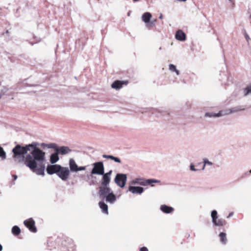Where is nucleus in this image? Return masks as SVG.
Here are the masks:
<instances>
[{"mask_svg": "<svg viewBox=\"0 0 251 251\" xmlns=\"http://www.w3.org/2000/svg\"><path fill=\"white\" fill-rule=\"evenodd\" d=\"M38 144L32 142L30 144V153L26 155L25 164L30 169H35L38 164H42L45 162V152L37 147Z\"/></svg>", "mask_w": 251, "mask_h": 251, "instance_id": "1", "label": "nucleus"}, {"mask_svg": "<svg viewBox=\"0 0 251 251\" xmlns=\"http://www.w3.org/2000/svg\"><path fill=\"white\" fill-rule=\"evenodd\" d=\"M30 144L23 147L20 145H16L13 149V157L15 161L22 162L25 160V155L28 151H30Z\"/></svg>", "mask_w": 251, "mask_h": 251, "instance_id": "2", "label": "nucleus"}, {"mask_svg": "<svg viewBox=\"0 0 251 251\" xmlns=\"http://www.w3.org/2000/svg\"><path fill=\"white\" fill-rule=\"evenodd\" d=\"M93 168L91 174L93 175H101L104 172V167L102 162L99 161L93 164Z\"/></svg>", "mask_w": 251, "mask_h": 251, "instance_id": "3", "label": "nucleus"}, {"mask_svg": "<svg viewBox=\"0 0 251 251\" xmlns=\"http://www.w3.org/2000/svg\"><path fill=\"white\" fill-rule=\"evenodd\" d=\"M127 181V176L125 174H117L114 178L115 183L120 187L124 188Z\"/></svg>", "mask_w": 251, "mask_h": 251, "instance_id": "4", "label": "nucleus"}, {"mask_svg": "<svg viewBox=\"0 0 251 251\" xmlns=\"http://www.w3.org/2000/svg\"><path fill=\"white\" fill-rule=\"evenodd\" d=\"M218 213L216 210H213L211 213L212 222L215 226H223L226 224V222L222 219H218Z\"/></svg>", "mask_w": 251, "mask_h": 251, "instance_id": "5", "label": "nucleus"}, {"mask_svg": "<svg viewBox=\"0 0 251 251\" xmlns=\"http://www.w3.org/2000/svg\"><path fill=\"white\" fill-rule=\"evenodd\" d=\"M57 176L63 181L68 179L70 175V170L68 167H63L61 166Z\"/></svg>", "mask_w": 251, "mask_h": 251, "instance_id": "6", "label": "nucleus"}, {"mask_svg": "<svg viewBox=\"0 0 251 251\" xmlns=\"http://www.w3.org/2000/svg\"><path fill=\"white\" fill-rule=\"evenodd\" d=\"M112 190L109 187V186H103L100 185L99 187V192L98 194L99 196L102 200L104 199V197L108 194H109L110 192H111Z\"/></svg>", "mask_w": 251, "mask_h": 251, "instance_id": "7", "label": "nucleus"}, {"mask_svg": "<svg viewBox=\"0 0 251 251\" xmlns=\"http://www.w3.org/2000/svg\"><path fill=\"white\" fill-rule=\"evenodd\" d=\"M112 173V170H110L108 172L104 173L101 176H102L101 185L103 186H109V184L111 180V176Z\"/></svg>", "mask_w": 251, "mask_h": 251, "instance_id": "8", "label": "nucleus"}, {"mask_svg": "<svg viewBox=\"0 0 251 251\" xmlns=\"http://www.w3.org/2000/svg\"><path fill=\"white\" fill-rule=\"evenodd\" d=\"M61 168V165L58 164L48 165L46 168V171L49 175H53L56 174L57 175L59 169Z\"/></svg>", "mask_w": 251, "mask_h": 251, "instance_id": "9", "label": "nucleus"}, {"mask_svg": "<svg viewBox=\"0 0 251 251\" xmlns=\"http://www.w3.org/2000/svg\"><path fill=\"white\" fill-rule=\"evenodd\" d=\"M24 223L25 226H26L30 231L33 232H36L37 231V229L35 226V222L32 218L25 220Z\"/></svg>", "mask_w": 251, "mask_h": 251, "instance_id": "10", "label": "nucleus"}, {"mask_svg": "<svg viewBox=\"0 0 251 251\" xmlns=\"http://www.w3.org/2000/svg\"><path fill=\"white\" fill-rule=\"evenodd\" d=\"M245 107L243 106H237L230 109L223 110L225 115H228L232 113H235L239 111L244 110Z\"/></svg>", "mask_w": 251, "mask_h": 251, "instance_id": "11", "label": "nucleus"}, {"mask_svg": "<svg viewBox=\"0 0 251 251\" xmlns=\"http://www.w3.org/2000/svg\"><path fill=\"white\" fill-rule=\"evenodd\" d=\"M72 150L67 146H57L56 151L58 154L65 155L71 152Z\"/></svg>", "mask_w": 251, "mask_h": 251, "instance_id": "12", "label": "nucleus"}, {"mask_svg": "<svg viewBox=\"0 0 251 251\" xmlns=\"http://www.w3.org/2000/svg\"><path fill=\"white\" fill-rule=\"evenodd\" d=\"M160 182V180L155 179H145L142 178V180L141 181L140 185L146 186L148 185H151V186H153V183H159Z\"/></svg>", "mask_w": 251, "mask_h": 251, "instance_id": "13", "label": "nucleus"}, {"mask_svg": "<svg viewBox=\"0 0 251 251\" xmlns=\"http://www.w3.org/2000/svg\"><path fill=\"white\" fill-rule=\"evenodd\" d=\"M127 81L116 80L111 84V87L117 90L120 89L123 85H127Z\"/></svg>", "mask_w": 251, "mask_h": 251, "instance_id": "14", "label": "nucleus"}, {"mask_svg": "<svg viewBox=\"0 0 251 251\" xmlns=\"http://www.w3.org/2000/svg\"><path fill=\"white\" fill-rule=\"evenodd\" d=\"M144 190V188L140 186H130L128 188V191L132 194H141Z\"/></svg>", "mask_w": 251, "mask_h": 251, "instance_id": "15", "label": "nucleus"}, {"mask_svg": "<svg viewBox=\"0 0 251 251\" xmlns=\"http://www.w3.org/2000/svg\"><path fill=\"white\" fill-rule=\"evenodd\" d=\"M38 166L39 167L38 168L36 167L35 169L31 170L38 175L44 176L45 175V163H43L42 164H38Z\"/></svg>", "mask_w": 251, "mask_h": 251, "instance_id": "16", "label": "nucleus"}, {"mask_svg": "<svg viewBox=\"0 0 251 251\" xmlns=\"http://www.w3.org/2000/svg\"><path fill=\"white\" fill-rule=\"evenodd\" d=\"M104 200H105L107 202L113 204L116 201V197L113 191H112L104 197Z\"/></svg>", "mask_w": 251, "mask_h": 251, "instance_id": "17", "label": "nucleus"}, {"mask_svg": "<svg viewBox=\"0 0 251 251\" xmlns=\"http://www.w3.org/2000/svg\"><path fill=\"white\" fill-rule=\"evenodd\" d=\"M70 171L72 172H77L78 166L75 163V160L71 158L69 162Z\"/></svg>", "mask_w": 251, "mask_h": 251, "instance_id": "18", "label": "nucleus"}, {"mask_svg": "<svg viewBox=\"0 0 251 251\" xmlns=\"http://www.w3.org/2000/svg\"><path fill=\"white\" fill-rule=\"evenodd\" d=\"M225 116V113L224 112V110H221L218 113H213V112H207L205 114L204 116L205 117H220Z\"/></svg>", "mask_w": 251, "mask_h": 251, "instance_id": "19", "label": "nucleus"}, {"mask_svg": "<svg viewBox=\"0 0 251 251\" xmlns=\"http://www.w3.org/2000/svg\"><path fill=\"white\" fill-rule=\"evenodd\" d=\"M176 38L179 41H184L186 39V34L181 30H178L176 31L175 35Z\"/></svg>", "mask_w": 251, "mask_h": 251, "instance_id": "20", "label": "nucleus"}, {"mask_svg": "<svg viewBox=\"0 0 251 251\" xmlns=\"http://www.w3.org/2000/svg\"><path fill=\"white\" fill-rule=\"evenodd\" d=\"M160 210L164 213L170 214L174 211L173 207L163 204L160 206Z\"/></svg>", "mask_w": 251, "mask_h": 251, "instance_id": "21", "label": "nucleus"}, {"mask_svg": "<svg viewBox=\"0 0 251 251\" xmlns=\"http://www.w3.org/2000/svg\"><path fill=\"white\" fill-rule=\"evenodd\" d=\"M151 14L150 12H145L142 15V20L146 24L149 23L151 20Z\"/></svg>", "mask_w": 251, "mask_h": 251, "instance_id": "22", "label": "nucleus"}, {"mask_svg": "<svg viewBox=\"0 0 251 251\" xmlns=\"http://www.w3.org/2000/svg\"><path fill=\"white\" fill-rule=\"evenodd\" d=\"M58 155L59 154L56 151L50 155V162L52 164H54L59 160V158Z\"/></svg>", "mask_w": 251, "mask_h": 251, "instance_id": "23", "label": "nucleus"}, {"mask_svg": "<svg viewBox=\"0 0 251 251\" xmlns=\"http://www.w3.org/2000/svg\"><path fill=\"white\" fill-rule=\"evenodd\" d=\"M99 205L100 209L102 210L103 213L108 214V211L107 205L102 201H100Z\"/></svg>", "mask_w": 251, "mask_h": 251, "instance_id": "24", "label": "nucleus"}, {"mask_svg": "<svg viewBox=\"0 0 251 251\" xmlns=\"http://www.w3.org/2000/svg\"><path fill=\"white\" fill-rule=\"evenodd\" d=\"M243 95L245 97L251 95V84L244 89Z\"/></svg>", "mask_w": 251, "mask_h": 251, "instance_id": "25", "label": "nucleus"}, {"mask_svg": "<svg viewBox=\"0 0 251 251\" xmlns=\"http://www.w3.org/2000/svg\"><path fill=\"white\" fill-rule=\"evenodd\" d=\"M219 237L221 242L223 244H226L227 242L226 234L224 232H221L219 234Z\"/></svg>", "mask_w": 251, "mask_h": 251, "instance_id": "26", "label": "nucleus"}, {"mask_svg": "<svg viewBox=\"0 0 251 251\" xmlns=\"http://www.w3.org/2000/svg\"><path fill=\"white\" fill-rule=\"evenodd\" d=\"M12 233L14 235H18L21 233V229L17 226H14L12 228Z\"/></svg>", "mask_w": 251, "mask_h": 251, "instance_id": "27", "label": "nucleus"}, {"mask_svg": "<svg viewBox=\"0 0 251 251\" xmlns=\"http://www.w3.org/2000/svg\"><path fill=\"white\" fill-rule=\"evenodd\" d=\"M169 70L172 72H174L176 73L177 75H179V71L176 69V67L175 65L172 64H170L169 65Z\"/></svg>", "mask_w": 251, "mask_h": 251, "instance_id": "28", "label": "nucleus"}, {"mask_svg": "<svg viewBox=\"0 0 251 251\" xmlns=\"http://www.w3.org/2000/svg\"><path fill=\"white\" fill-rule=\"evenodd\" d=\"M6 152L4 151L3 148L0 146V157L3 160L6 158Z\"/></svg>", "mask_w": 251, "mask_h": 251, "instance_id": "29", "label": "nucleus"}, {"mask_svg": "<svg viewBox=\"0 0 251 251\" xmlns=\"http://www.w3.org/2000/svg\"><path fill=\"white\" fill-rule=\"evenodd\" d=\"M46 146L49 149H54V150L55 151L58 146L55 143H50V144H49L48 145H46Z\"/></svg>", "mask_w": 251, "mask_h": 251, "instance_id": "30", "label": "nucleus"}, {"mask_svg": "<svg viewBox=\"0 0 251 251\" xmlns=\"http://www.w3.org/2000/svg\"><path fill=\"white\" fill-rule=\"evenodd\" d=\"M244 34L245 38L247 40V42H248V44H249L251 42V39H250L249 36L248 35V34L245 30H244Z\"/></svg>", "mask_w": 251, "mask_h": 251, "instance_id": "31", "label": "nucleus"}, {"mask_svg": "<svg viewBox=\"0 0 251 251\" xmlns=\"http://www.w3.org/2000/svg\"><path fill=\"white\" fill-rule=\"evenodd\" d=\"M142 178H136L133 180L132 183L134 184H139L140 185L141 181L142 180Z\"/></svg>", "mask_w": 251, "mask_h": 251, "instance_id": "32", "label": "nucleus"}, {"mask_svg": "<svg viewBox=\"0 0 251 251\" xmlns=\"http://www.w3.org/2000/svg\"><path fill=\"white\" fill-rule=\"evenodd\" d=\"M203 163L204 165H208L210 166L213 164L212 162L209 161L207 158L203 159Z\"/></svg>", "mask_w": 251, "mask_h": 251, "instance_id": "33", "label": "nucleus"}, {"mask_svg": "<svg viewBox=\"0 0 251 251\" xmlns=\"http://www.w3.org/2000/svg\"><path fill=\"white\" fill-rule=\"evenodd\" d=\"M112 160H114L115 162H116L117 163H120L121 162V160L119 158L115 157L114 156L113 157Z\"/></svg>", "mask_w": 251, "mask_h": 251, "instance_id": "34", "label": "nucleus"}, {"mask_svg": "<svg viewBox=\"0 0 251 251\" xmlns=\"http://www.w3.org/2000/svg\"><path fill=\"white\" fill-rule=\"evenodd\" d=\"M158 112L160 113V115L162 116H165L166 114L169 115V113L167 112L166 111L158 110Z\"/></svg>", "mask_w": 251, "mask_h": 251, "instance_id": "35", "label": "nucleus"}, {"mask_svg": "<svg viewBox=\"0 0 251 251\" xmlns=\"http://www.w3.org/2000/svg\"><path fill=\"white\" fill-rule=\"evenodd\" d=\"M190 169L192 171H196L197 169H195L194 165L193 164H191L190 165Z\"/></svg>", "mask_w": 251, "mask_h": 251, "instance_id": "36", "label": "nucleus"}, {"mask_svg": "<svg viewBox=\"0 0 251 251\" xmlns=\"http://www.w3.org/2000/svg\"><path fill=\"white\" fill-rule=\"evenodd\" d=\"M86 166H80L78 168V172L81 171H84L86 170Z\"/></svg>", "mask_w": 251, "mask_h": 251, "instance_id": "37", "label": "nucleus"}, {"mask_svg": "<svg viewBox=\"0 0 251 251\" xmlns=\"http://www.w3.org/2000/svg\"><path fill=\"white\" fill-rule=\"evenodd\" d=\"M140 251H149L147 248H146L145 247H143L141 248L140 249Z\"/></svg>", "mask_w": 251, "mask_h": 251, "instance_id": "38", "label": "nucleus"}, {"mask_svg": "<svg viewBox=\"0 0 251 251\" xmlns=\"http://www.w3.org/2000/svg\"><path fill=\"white\" fill-rule=\"evenodd\" d=\"M233 215V212H230L228 216L227 217V218L230 217L231 216H232V215Z\"/></svg>", "mask_w": 251, "mask_h": 251, "instance_id": "39", "label": "nucleus"}, {"mask_svg": "<svg viewBox=\"0 0 251 251\" xmlns=\"http://www.w3.org/2000/svg\"><path fill=\"white\" fill-rule=\"evenodd\" d=\"M156 20H154L152 21L151 22V24L153 25H155V22H156Z\"/></svg>", "mask_w": 251, "mask_h": 251, "instance_id": "40", "label": "nucleus"}, {"mask_svg": "<svg viewBox=\"0 0 251 251\" xmlns=\"http://www.w3.org/2000/svg\"><path fill=\"white\" fill-rule=\"evenodd\" d=\"M103 158L108 159V155L103 154L102 155Z\"/></svg>", "mask_w": 251, "mask_h": 251, "instance_id": "41", "label": "nucleus"}, {"mask_svg": "<svg viewBox=\"0 0 251 251\" xmlns=\"http://www.w3.org/2000/svg\"><path fill=\"white\" fill-rule=\"evenodd\" d=\"M12 176L13 177L14 179L15 180L17 179V175H14Z\"/></svg>", "mask_w": 251, "mask_h": 251, "instance_id": "42", "label": "nucleus"}, {"mask_svg": "<svg viewBox=\"0 0 251 251\" xmlns=\"http://www.w3.org/2000/svg\"><path fill=\"white\" fill-rule=\"evenodd\" d=\"M113 156L111 155H108V159H110L112 160Z\"/></svg>", "mask_w": 251, "mask_h": 251, "instance_id": "43", "label": "nucleus"}, {"mask_svg": "<svg viewBox=\"0 0 251 251\" xmlns=\"http://www.w3.org/2000/svg\"><path fill=\"white\" fill-rule=\"evenodd\" d=\"M163 18V15L162 14H161L159 17V19H162Z\"/></svg>", "mask_w": 251, "mask_h": 251, "instance_id": "44", "label": "nucleus"}, {"mask_svg": "<svg viewBox=\"0 0 251 251\" xmlns=\"http://www.w3.org/2000/svg\"><path fill=\"white\" fill-rule=\"evenodd\" d=\"M2 250V246L1 244H0V251H1Z\"/></svg>", "mask_w": 251, "mask_h": 251, "instance_id": "45", "label": "nucleus"}, {"mask_svg": "<svg viewBox=\"0 0 251 251\" xmlns=\"http://www.w3.org/2000/svg\"><path fill=\"white\" fill-rule=\"evenodd\" d=\"M46 145H47V144H45V143H43V144H42V146H43V147H46Z\"/></svg>", "mask_w": 251, "mask_h": 251, "instance_id": "46", "label": "nucleus"}, {"mask_svg": "<svg viewBox=\"0 0 251 251\" xmlns=\"http://www.w3.org/2000/svg\"><path fill=\"white\" fill-rule=\"evenodd\" d=\"M205 165H204V164L203 165V167H202V170H204V169L205 167Z\"/></svg>", "mask_w": 251, "mask_h": 251, "instance_id": "47", "label": "nucleus"}, {"mask_svg": "<svg viewBox=\"0 0 251 251\" xmlns=\"http://www.w3.org/2000/svg\"><path fill=\"white\" fill-rule=\"evenodd\" d=\"M127 16H130V12H128L127 13Z\"/></svg>", "mask_w": 251, "mask_h": 251, "instance_id": "48", "label": "nucleus"}, {"mask_svg": "<svg viewBox=\"0 0 251 251\" xmlns=\"http://www.w3.org/2000/svg\"><path fill=\"white\" fill-rule=\"evenodd\" d=\"M80 177H82L83 176L82 175H81L79 176Z\"/></svg>", "mask_w": 251, "mask_h": 251, "instance_id": "49", "label": "nucleus"}, {"mask_svg": "<svg viewBox=\"0 0 251 251\" xmlns=\"http://www.w3.org/2000/svg\"><path fill=\"white\" fill-rule=\"evenodd\" d=\"M250 173H251V169L250 170Z\"/></svg>", "mask_w": 251, "mask_h": 251, "instance_id": "50", "label": "nucleus"}, {"mask_svg": "<svg viewBox=\"0 0 251 251\" xmlns=\"http://www.w3.org/2000/svg\"><path fill=\"white\" fill-rule=\"evenodd\" d=\"M250 18H251V15H250Z\"/></svg>", "mask_w": 251, "mask_h": 251, "instance_id": "51", "label": "nucleus"}]
</instances>
